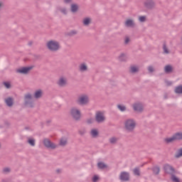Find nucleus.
Here are the masks:
<instances>
[{"instance_id":"nucleus-15","label":"nucleus","mask_w":182,"mask_h":182,"mask_svg":"<svg viewBox=\"0 0 182 182\" xmlns=\"http://www.w3.org/2000/svg\"><path fill=\"white\" fill-rule=\"evenodd\" d=\"M125 26L127 28H134L136 26V24L134 23V21L130 18L127 19L125 21Z\"/></svg>"},{"instance_id":"nucleus-50","label":"nucleus","mask_w":182,"mask_h":182,"mask_svg":"<svg viewBox=\"0 0 182 182\" xmlns=\"http://www.w3.org/2000/svg\"><path fill=\"white\" fill-rule=\"evenodd\" d=\"M47 124H49V123H52V120L48 119L46 121Z\"/></svg>"},{"instance_id":"nucleus-5","label":"nucleus","mask_w":182,"mask_h":182,"mask_svg":"<svg viewBox=\"0 0 182 182\" xmlns=\"http://www.w3.org/2000/svg\"><path fill=\"white\" fill-rule=\"evenodd\" d=\"M33 68H35V65L24 66L16 69V72L20 73V75H28Z\"/></svg>"},{"instance_id":"nucleus-17","label":"nucleus","mask_w":182,"mask_h":182,"mask_svg":"<svg viewBox=\"0 0 182 182\" xmlns=\"http://www.w3.org/2000/svg\"><path fill=\"white\" fill-rule=\"evenodd\" d=\"M164 72L166 75H169V73H173V66L171 65H166L164 67Z\"/></svg>"},{"instance_id":"nucleus-41","label":"nucleus","mask_w":182,"mask_h":182,"mask_svg":"<svg viewBox=\"0 0 182 182\" xmlns=\"http://www.w3.org/2000/svg\"><path fill=\"white\" fill-rule=\"evenodd\" d=\"M148 70L150 73H153V72H154V68H153L151 65H149L148 67Z\"/></svg>"},{"instance_id":"nucleus-2","label":"nucleus","mask_w":182,"mask_h":182,"mask_svg":"<svg viewBox=\"0 0 182 182\" xmlns=\"http://www.w3.org/2000/svg\"><path fill=\"white\" fill-rule=\"evenodd\" d=\"M24 106L30 107L31 109H33V107H35V102L32 101V95L29 92L26 94L24 96Z\"/></svg>"},{"instance_id":"nucleus-56","label":"nucleus","mask_w":182,"mask_h":182,"mask_svg":"<svg viewBox=\"0 0 182 182\" xmlns=\"http://www.w3.org/2000/svg\"><path fill=\"white\" fill-rule=\"evenodd\" d=\"M164 99H167V95H164Z\"/></svg>"},{"instance_id":"nucleus-36","label":"nucleus","mask_w":182,"mask_h":182,"mask_svg":"<svg viewBox=\"0 0 182 182\" xmlns=\"http://www.w3.org/2000/svg\"><path fill=\"white\" fill-rule=\"evenodd\" d=\"M117 142V138L113 136L109 139V143L111 144H116Z\"/></svg>"},{"instance_id":"nucleus-54","label":"nucleus","mask_w":182,"mask_h":182,"mask_svg":"<svg viewBox=\"0 0 182 182\" xmlns=\"http://www.w3.org/2000/svg\"><path fill=\"white\" fill-rule=\"evenodd\" d=\"M25 130H29V127H26Z\"/></svg>"},{"instance_id":"nucleus-53","label":"nucleus","mask_w":182,"mask_h":182,"mask_svg":"<svg viewBox=\"0 0 182 182\" xmlns=\"http://www.w3.org/2000/svg\"><path fill=\"white\" fill-rule=\"evenodd\" d=\"M33 43V42H32V41H30L29 43H28V46H32V44Z\"/></svg>"},{"instance_id":"nucleus-6","label":"nucleus","mask_w":182,"mask_h":182,"mask_svg":"<svg viewBox=\"0 0 182 182\" xmlns=\"http://www.w3.org/2000/svg\"><path fill=\"white\" fill-rule=\"evenodd\" d=\"M76 103L80 106H85L89 103V97L87 95H82L78 97Z\"/></svg>"},{"instance_id":"nucleus-22","label":"nucleus","mask_w":182,"mask_h":182,"mask_svg":"<svg viewBox=\"0 0 182 182\" xmlns=\"http://www.w3.org/2000/svg\"><path fill=\"white\" fill-rule=\"evenodd\" d=\"M174 92L176 93V95H182V85L176 86Z\"/></svg>"},{"instance_id":"nucleus-4","label":"nucleus","mask_w":182,"mask_h":182,"mask_svg":"<svg viewBox=\"0 0 182 182\" xmlns=\"http://www.w3.org/2000/svg\"><path fill=\"white\" fill-rule=\"evenodd\" d=\"M126 130L128 132H133L136 128V122L133 119H128L124 123Z\"/></svg>"},{"instance_id":"nucleus-25","label":"nucleus","mask_w":182,"mask_h":182,"mask_svg":"<svg viewBox=\"0 0 182 182\" xmlns=\"http://www.w3.org/2000/svg\"><path fill=\"white\" fill-rule=\"evenodd\" d=\"M173 136L175 140H182V132H176Z\"/></svg>"},{"instance_id":"nucleus-9","label":"nucleus","mask_w":182,"mask_h":182,"mask_svg":"<svg viewBox=\"0 0 182 182\" xmlns=\"http://www.w3.org/2000/svg\"><path fill=\"white\" fill-rule=\"evenodd\" d=\"M43 143L46 149H51V150H55V149H56V144L52 142L49 139H44Z\"/></svg>"},{"instance_id":"nucleus-1","label":"nucleus","mask_w":182,"mask_h":182,"mask_svg":"<svg viewBox=\"0 0 182 182\" xmlns=\"http://www.w3.org/2000/svg\"><path fill=\"white\" fill-rule=\"evenodd\" d=\"M46 46L50 52H58V50L60 49V44H59V42L53 40L49 41L47 43Z\"/></svg>"},{"instance_id":"nucleus-35","label":"nucleus","mask_w":182,"mask_h":182,"mask_svg":"<svg viewBox=\"0 0 182 182\" xmlns=\"http://www.w3.org/2000/svg\"><path fill=\"white\" fill-rule=\"evenodd\" d=\"M163 50L165 53L166 54L170 53V51H168V49L167 48V45L166 44V41L164 43Z\"/></svg>"},{"instance_id":"nucleus-40","label":"nucleus","mask_w":182,"mask_h":182,"mask_svg":"<svg viewBox=\"0 0 182 182\" xmlns=\"http://www.w3.org/2000/svg\"><path fill=\"white\" fill-rule=\"evenodd\" d=\"M3 173L4 174H6V173H11V168H4L3 169Z\"/></svg>"},{"instance_id":"nucleus-45","label":"nucleus","mask_w":182,"mask_h":182,"mask_svg":"<svg viewBox=\"0 0 182 182\" xmlns=\"http://www.w3.org/2000/svg\"><path fill=\"white\" fill-rule=\"evenodd\" d=\"M129 42H130V38L127 37L124 40V44L127 45V43H129Z\"/></svg>"},{"instance_id":"nucleus-38","label":"nucleus","mask_w":182,"mask_h":182,"mask_svg":"<svg viewBox=\"0 0 182 182\" xmlns=\"http://www.w3.org/2000/svg\"><path fill=\"white\" fill-rule=\"evenodd\" d=\"M134 175L140 176V168H134Z\"/></svg>"},{"instance_id":"nucleus-31","label":"nucleus","mask_w":182,"mask_h":182,"mask_svg":"<svg viewBox=\"0 0 182 182\" xmlns=\"http://www.w3.org/2000/svg\"><path fill=\"white\" fill-rule=\"evenodd\" d=\"M175 157L176 159H180V157H182V148L178 150V152L175 154Z\"/></svg>"},{"instance_id":"nucleus-37","label":"nucleus","mask_w":182,"mask_h":182,"mask_svg":"<svg viewBox=\"0 0 182 182\" xmlns=\"http://www.w3.org/2000/svg\"><path fill=\"white\" fill-rule=\"evenodd\" d=\"M28 144H30V146H35V139L29 138L28 139Z\"/></svg>"},{"instance_id":"nucleus-16","label":"nucleus","mask_w":182,"mask_h":182,"mask_svg":"<svg viewBox=\"0 0 182 182\" xmlns=\"http://www.w3.org/2000/svg\"><path fill=\"white\" fill-rule=\"evenodd\" d=\"M77 11H79V5H77V4H72L70 5V11L73 14H76Z\"/></svg>"},{"instance_id":"nucleus-13","label":"nucleus","mask_w":182,"mask_h":182,"mask_svg":"<svg viewBox=\"0 0 182 182\" xmlns=\"http://www.w3.org/2000/svg\"><path fill=\"white\" fill-rule=\"evenodd\" d=\"M5 103L8 107H12L14 106V97H9L5 99Z\"/></svg>"},{"instance_id":"nucleus-19","label":"nucleus","mask_w":182,"mask_h":182,"mask_svg":"<svg viewBox=\"0 0 182 182\" xmlns=\"http://www.w3.org/2000/svg\"><path fill=\"white\" fill-rule=\"evenodd\" d=\"M151 170L155 176H159V174H160V166H159L152 167Z\"/></svg>"},{"instance_id":"nucleus-51","label":"nucleus","mask_w":182,"mask_h":182,"mask_svg":"<svg viewBox=\"0 0 182 182\" xmlns=\"http://www.w3.org/2000/svg\"><path fill=\"white\" fill-rule=\"evenodd\" d=\"M4 124L6 126H9V122H8V121H5Z\"/></svg>"},{"instance_id":"nucleus-52","label":"nucleus","mask_w":182,"mask_h":182,"mask_svg":"<svg viewBox=\"0 0 182 182\" xmlns=\"http://www.w3.org/2000/svg\"><path fill=\"white\" fill-rule=\"evenodd\" d=\"M55 171L58 174H60V173L61 172L60 169H57Z\"/></svg>"},{"instance_id":"nucleus-42","label":"nucleus","mask_w":182,"mask_h":182,"mask_svg":"<svg viewBox=\"0 0 182 182\" xmlns=\"http://www.w3.org/2000/svg\"><path fill=\"white\" fill-rule=\"evenodd\" d=\"M99 180V176L97 175H94L92 177V181L93 182H97Z\"/></svg>"},{"instance_id":"nucleus-12","label":"nucleus","mask_w":182,"mask_h":182,"mask_svg":"<svg viewBox=\"0 0 182 182\" xmlns=\"http://www.w3.org/2000/svg\"><path fill=\"white\" fill-rule=\"evenodd\" d=\"M144 5L146 9H153L154 8V1L153 0H146Z\"/></svg>"},{"instance_id":"nucleus-10","label":"nucleus","mask_w":182,"mask_h":182,"mask_svg":"<svg viewBox=\"0 0 182 182\" xmlns=\"http://www.w3.org/2000/svg\"><path fill=\"white\" fill-rule=\"evenodd\" d=\"M119 180H121V181H129L130 174L129 173V172H127V171L121 172L119 175Z\"/></svg>"},{"instance_id":"nucleus-47","label":"nucleus","mask_w":182,"mask_h":182,"mask_svg":"<svg viewBox=\"0 0 182 182\" xmlns=\"http://www.w3.org/2000/svg\"><path fill=\"white\" fill-rule=\"evenodd\" d=\"M64 4H70L72 2V0H63Z\"/></svg>"},{"instance_id":"nucleus-3","label":"nucleus","mask_w":182,"mask_h":182,"mask_svg":"<svg viewBox=\"0 0 182 182\" xmlns=\"http://www.w3.org/2000/svg\"><path fill=\"white\" fill-rule=\"evenodd\" d=\"M70 114L75 122H79V120H80V117H82V113L76 107L71 108Z\"/></svg>"},{"instance_id":"nucleus-44","label":"nucleus","mask_w":182,"mask_h":182,"mask_svg":"<svg viewBox=\"0 0 182 182\" xmlns=\"http://www.w3.org/2000/svg\"><path fill=\"white\" fill-rule=\"evenodd\" d=\"M165 83H166V86H171V85H173V82H171V81H168L167 80H165Z\"/></svg>"},{"instance_id":"nucleus-32","label":"nucleus","mask_w":182,"mask_h":182,"mask_svg":"<svg viewBox=\"0 0 182 182\" xmlns=\"http://www.w3.org/2000/svg\"><path fill=\"white\" fill-rule=\"evenodd\" d=\"M117 109H119L120 112H126L127 108H126V106L119 104L117 105Z\"/></svg>"},{"instance_id":"nucleus-23","label":"nucleus","mask_w":182,"mask_h":182,"mask_svg":"<svg viewBox=\"0 0 182 182\" xmlns=\"http://www.w3.org/2000/svg\"><path fill=\"white\" fill-rule=\"evenodd\" d=\"M171 180L173 182H181V181H180V178L177 177L176 173H172L171 175Z\"/></svg>"},{"instance_id":"nucleus-27","label":"nucleus","mask_w":182,"mask_h":182,"mask_svg":"<svg viewBox=\"0 0 182 182\" xmlns=\"http://www.w3.org/2000/svg\"><path fill=\"white\" fill-rule=\"evenodd\" d=\"M75 35H77V31L76 30H72L68 33H65V36H75Z\"/></svg>"},{"instance_id":"nucleus-48","label":"nucleus","mask_w":182,"mask_h":182,"mask_svg":"<svg viewBox=\"0 0 182 182\" xmlns=\"http://www.w3.org/2000/svg\"><path fill=\"white\" fill-rule=\"evenodd\" d=\"M87 123L88 124H92V123H93V122H92V119H87Z\"/></svg>"},{"instance_id":"nucleus-55","label":"nucleus","mask_w":182,"mask_h":182,"mask_svg":"<svg viewBox=\"0 0 182 182\" xmlns=\"http://www.w3.org/2000/svg\"><path fill=\"white\" fill-rule=\"evenodd\" d=\"M1 8H2V3L0 2V11H1Z\"/></svg>"},{"instance_id":"nucleus-46","label":"nucleus","mask_w":182,"mask_h":182,"mask_svg":"<svg viewBox=\"0 0 182 182\" xmlns=\"http://www.w3.org/2000/svg\"><path fill=\"white\" fill-rule=\"evenodd\" d=\"M33 56H34L35 59H36V60H38L41 58V55L34 54Z\"/></svg>"},{"instance_id":"nucleus-33","label":"nucleus","mask_w":182,"mask_h":182,"mask_svg":"<svg viewBox=\"0 0 182 182\" xmlns=\"http://www.w3.org/2000/svg\"><path fill=\"white\" fill-rule=\"evenodd\" d=\"M119 59L120 62H126V57L124 53H121V55L119 56Z\"/></svg>"},{"instance_id":"nucleus-29","label":"nucleus","mask_w":182,"mask_h":182,"mask_svg":"<svg viewBox=\"0 0 182 182\" xmlns=\"http://www.w3.org/2000/svg\"><path fill=\"white\" fill-rule=\"evenodd\" d=\"M131 73H137L139 72V68L136 66L132 65L131 66V70H130Z\"/></svg>"},{"instance_id":"nucleus-8","label":"nucleus","mask_w":182,"mask_h":182,"mask_svg":"<svg viewBox=\"0 0 182 182\" xmlns=\"http://www.w3.org/2000/svg\"><path fill=\"white\" fill-rule=\"evenodd\" d=\"M106 120V117H105V114L102 112L98 111L95 114V121L97 123H103Z\"/></svg>"},{"instance_id":"nucleus-24","label":"nucleus","mask_w":182,"mask_h":182,"mask_svg":"<svg viewBox=\"0 0 182 182\" xmlns=\"http://www.w3.org/2000/svg\"><path fill=\"white\" fill-rule=\"evenodd\" d=\"M87 70V65L85 63H82L80 65V72H86Z\"/></svg>"},{"instance_id":"nucleus-20","label":"nucleus","mask_w":182,"mask_h":182,"mask_svg":"<svg viewBox=\"0 0 182 182\" xmlns=\"http://www.w3.org/2000/svg\"><path fill=\"white\" fill-rule=\"evenodd\" d=\"M90 22H92V19L89 17L85 18L82 21L84 26H89V25H90Z\"/></svg>"},{"instance_id":"nucleus-26","label":"nucleus","mask_w":182,"mask_h":182,"mask_svg":"<svg viewBox=\"0 0 182 182\" xmlns=\"http://www.w3.org/2000/svg\"><path fill=\"white\" fill-rule=\"evenodd\" d=\"M91 136L92 137H97V136H99V130H97V129H92L91 130Z\"/></svg>"},{"instance_id":"nucleus-18","label":"nucleus","mask_w":182,"mask_h":182,"mask_svg":"<svg viewBox=\"0 0 182 182\" xmlns=\"http://www.w3.org/2000/svg\"><path fill=\"white\" fill-rule=\"evenodd\" d=\"M66 83H67V81L63 77H60L58 82H57V84L58 85V86H60V87H65V86H66Z\"/></svg>"},{"instance_id":"nucleus-14","label":"nucleus","mask_w":182,"mask_h":182,"mask_svg":"<svg viewBox=\"0 0 182 182\" xmlns=\"http://www.w3.org/2000/svg\"><path fill=\"white\" fill-rule=\"evenodd\" d=\"M43 95V91H42V90H37L33 93L34 99H41V97H42Z\"/></svg>"},{"instance_id":"nucleus-11","label":"nucleus","mask_w":182,"mask_h":182,"mask_svg":"<svg viewBox=\"0 0 182 182\" xmlns=\"http://www.w3.org/2000/svg\"><path fill=\"white\" fill-rule=\"evenodd\" d=\"M133 109L134 112H138V113L143 112V104L140 102L134 103L133 105Z\"/></svg>"},{"instance_id":"nucleus-21","label":"nucleus","mask_w":182,"mask_h":182,"mask_svg":"<svg viewBox=\"0 0 182 182\" xmlns=\"http://www.w3.org/2000/svg\"><path fill=\"white\" fill-rule=\"evenodd\" d=\"M164 141L166 144H170V143H173V141H176V139L174 138V136L172 135L171 137L169 138H165Z\"/></svg>"},{"instance_id":"nucleus-39","label":"nucleus","mask_w":182,"mask_h":182,"mask_svg":"<svg viewBox=\"0 0 182 182\" xmlns=\"http://www.w3.org/2000/svg\"><path fill=\"white\" fill-rule=\"evenodd\" d=\"M146 16H140L139 17V22H146Z\"/></svg>"},{"instance_id":"nucleus-30","label":"nucleus","mask_w":182,"mask_h":182,"mask_svg":"<svg viewBox=\"0 0 182 182\" xmlns=\"http://www.w3.org/2000/svg\"><path fill=\"white\" fill-rule=\"evenodd\" d=\"M66 144H68V139H64L63 138H62L60 140V146L65 147V146H66Z\"/></svg>"},{"instance_id":"nucleus-49","label":"nucleus","mask_w":182,"mask_h":182,"mask_svg":"<svg viewBox=\"0 0 182 182\" xmlns=\"http://www.w3.org/2000/svg\"><path fill=\"white\" fill-rule=\"evenodd\" d=\"M79 134H80L81 136H83V134H85V132H83V131H79Z\"/></svg>"},{"instance_id":"nucleus-43","label":"nucleus","mask_w":182,"mask_h":182,"mask_svg":"<svg viewBox=\"0 0 182 182\" xmlns=\"http://www.w3.org/2000/svg\"><path fill=\"white\" fill-rule=\"evenodd\" d=\"M60 12L63 14L64 15H68V11H66V9H61Z\"/></svg>"},{"instance_id":"nucleus-7","label":"nucleus","mask_w":182,"mask_h":182,"mask_svg":"<svg viewBox=\"0 0 182 182\" xmlns=\"http://www.w3.org/2000/svg\"><path fill=\"white\" fill-rule=\"evenodd\" d=\"M164 171L165 174H169V176H171L172 174H176V168L174 167L171 166V165L168 164H165L164 165Z\"/></svg>"},{"instance_id":"nucleus-34","label":"nucleus","mask_w":182,"mask_h":182,"mask_svg":"<svg viewBox=\"0 0 182 182\" xmlns=\"http://www.w3.org/2000/svg\"><path fill=\"white\" fill-rule=\"evenodd\" d=\"M3 85L6 89H11V82L8 81L3 82Z\"/></svg>"},{"instance_id":"nucleus-28","label":"nucleus","mask_w":182,"mask_h":182,"mask_svg":"<svg viewBox=\"0 0 182 182\" xmlns=\"http://www.w3.org/2000/svg\"><path fill=\"white\" fill-rule=\"evenodd\" d=\"M97 167H98V168H100L101 170H104V168H107V165L106 164H105L104 162H98Z\"/></svg>"}]
</instances>
